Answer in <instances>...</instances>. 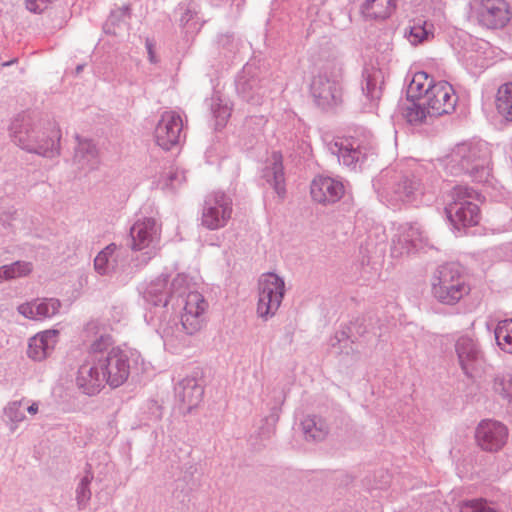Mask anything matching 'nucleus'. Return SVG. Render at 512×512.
I'll return each mask as SVG.
<instances>
[{
  "label": "nucleus",
  "instance_id": "obj_1",
  "mask_svg": "<svg viewBox=\"0 0 512 512\" xmlns=\"http://www.w3.org/2000/svg\"><path fill=\"white\" fill-rule=\"evenodd\" d=\"M143 299L149 311L147 323L156 326V331L167 350L178 352L189 345V336L203 326L207 302L191 279L178 274L168 284L167 276H159L146 285Z\"/></svg>",
  "mask_w": 512,
  "mask_h": 512
},
{
  "label": "nucleus",
  "instance_id": "obj_2",
  "mask_svg": "<svg viewBox=\"0 0 512 512\" xmlns=\"http://www.w3.org/2000/svg\"><path fill=\"white\" fill-rule=\"evenodd\" d=\"M431 166L408 161L386 168L374 179L373 187L379 199L392 208L416 203L431 190L428 173Z\"/></svg>",
  "mask_w": 512,
  "mask_h": 512
},
{
  "label": "nucleus",
  "instance_id": "obj_3",
  "mask_svg": "<svg viewBox=\"0 0 512 512\" xmlns=\"http://www.w3.org/2000/svg\"><path fill=\"white\" fill-rule=\"evenodd\" d=\"M85 334L90 335L97 361L105 374L106 384L118 388L129 378L132 371L137 369L141 355L136 350L114 346L112 335L96 323H88Z\"/></svg>",
  "mask_w": 512,
  "mask_h": 512
},
{
  "label": "nucleus",
  "instance_id": "obj_4",
  "mask_svg": "<svg viewBox=\"0 0 512 512\" xmlns=\"http://www.w3.org/2000/svg\"><path fill=\"white\" fill-rule=\"evenodd\" d=\"M438 162L450 175H468L474 182L485 183L491 172L490 145L480 139L463 141L438 159Z\"/></svg>",
  "mask_w": 512,
  "mask_h": 512
},
{
  "label": "nucleus",
  "instance_id": "obj_5",
  "mask_svg": "<svg viewBox=\"0 0 512 512\" xmlns=\"http://www.w3.org/2000/svg\"><path fill=\"white\" fill-rule=\"evenodd\" d=\"M10 135L17 146L29 153L47 158L60 154V130L56 126L42 130L27 114H20L13 119Z\"/></svg>",
  "mask_w": 512,
  "mask_h": 512
},
{
  "label": "nucleus",
  "instance_id": "obj_6",
  "mask_svg": "<svg viewBox=\"0 0 512 512\" xmlns=\"http://www.w3.org/2000/svg\"><path fill=\"white\" fill-rule=\"evenodd\" d=\"M431 292L433 297L445 305H455L470 292L461 266L450 262L437 267L431 277Z\"/></svg>",
  "mask_w": 512,
  "mask_h": 512
},
{
  "label": "nucleus",
  "instance_id": "obj_7",
  "mask_svg": "<svg viewBox=\"0 0 512 512\" xmlns=\"http://www.w3.org/2000/svg\"><path fill=\"white\" fill-rule=\"evenodd\" d=\"M330 152L338 157V161L351 170L362 169L364 164L375 155L373 134L360 129L355 135L337 138L328 146Z\"/></svg>",
  "mask_w": 512,
  "mask_h": 512
},
{
  "label": "nucleus",
  "instance_id": "obj_8",
  "mask_svg": "<svg viewBox=\"0 0 512 512\" xmlns=\"http://www.w3.org/2000/svg\"><path fill=\"white\" fill-rule=\"evenodd\" d=\"M479 198V193L466 185H456L451 191L452 201L446 206L445 212L453 227L461 229L472 227L480 220L479 207L472 202Z\"/></svg>",
  "mask_w": 512,
  "mask_h": 512
},
{
  "label": "nucleus",
  "instance_id": "obj_9",
  "mask_svg": "<svg viewBox=\"0 0 512 512\" xmlns=\"http://www.w3.org/2000/svg\"><path fill=\"white\" fill-rule=\"evenodd\" d=\"M310 93L315 105L325 112H335L343 104V88L336 73L319 72L310 84Z\"/></svg>",
  "mask_w": 512,
  "mask_h": 512
},
{
  "label": "nucleus",
  "instance_id": "obj_10",
  "mask_svg": "<svg viewBox=\"0 0 512 512\" xmlns=\"http://www.w3.org/2000/svg\"><path fill=\"white\" fill-rule=\"evenodd\" d=\"M85 337L86 354L78 368L76 384L84 394L92 396L98 394L105 387L106 378L96 359L97 355L90 335L86 334Z\"/></svg>",
  "mask_w": 512,
  "mask_h": 512
},
{
  "label": "nucleus",
  "instance_id": "obj_11",
  "mask_svg": "<svg viewBox=\"0 0 512 512\" xmlns=\"http://www.w3.org/2000/svg\"><path fill=\"white\" fill-rule=\"evenodd\" d=\"M268 83L261 77L260 69L252 64L243 67L235 82L239 97L253 106L262 105L268 99L271 93Z\"/></svg>",
  "mask_w": 512,
  "mask_h": 512
},
{
  "label": "nucleus",
  "instance_id": "obj_12",
  "mask_svg": "<svg viewBox=\"0 0 512 512\" xmlns=\"http://www.w3.org/2000/svg\"><path fill=\"white\" fill-rule=\"evenodd\" d=\"M429 246V239L421 225L402 223L394 228L391 239V256L403 257Z\"/></svg>",
  "mask_w": 512,
  "mask_h": 512
},
{
  "label": "nucleus",
  "instance_id": "obj_13",
  "mask_svg": "<svg viewBox=\"0 0 512 512\" xmlns=\"http://www.w3.org/2000/svg\"><path fill=\"white\" fill-rule=\"evenodd\" d=\"M285 292L284 280L275 273H265L259 279L257 314L268 320L279 309Z\"/></svg>",
  "mask_w": 512,
  "mask_h": 512
},
{
  "label": "nucleus",
  "instance_id": "obj_14",
  "mask_svg": "<svg viewBox=\"0 0 512 512\" xmlns=\"http://www.w3.org/2000/svg\"><path fill=\"white\" fill-rule=\"evenodd\" d=\"M133 250H145L142 263L146 264L159 250L160 225L153 217L138 218L130 228Z\"/></svg>",
  "mask_w": 512,
  "mask_h": 512
},
{
  "label": "nucleus",
  "instance_id": "obj_15",
  "mask_svg": "<svg viewBox=\"0 0 512 512\" xmlns=\"http://www.w3.org/2000/svg\"><path fill=\"white\" fill-rule=\"evenodd\" d=\"M472 6L482 26L501 29L508 24V34L512 38V11L506 0H474Z\"/></svg>",
  "mask_w": 512,
  "mask_h": 512
},
{
  "label": "nucleus",
  "instance_id": "obj_16",
  "mask_svg": "<svg viewBox=\"0 0 512 512\" xmlns=\"http://www.w3.org/2000/svg\"><path fill=\"white\" fill-rule=\"evenodd\" d=\"M232 212V198L222 191L212 192L204 200L201 224L209 230H218L227 225Z\"/></svg>",
  "mask_w": 512,
  "mask_h": 512
},
{
  "label": "nucleus",
  "instance_id": "obj_17",
  "mask_svg": "<svg viewBox=\"0 0 512 512\" xmlns=\"http://www.w3.org/2000/svg\"><path fill=\"white\" fill-rule=\"evenodd\" d=\"M502 53L484 39H473L461 52L460 60L467 70L476 73L501 60Z\"/></svg>",
  "mask_w": 512,
  "mask_h": 512
},
{
  "label": "nucleus",
  "instance_id": "obj_18",
  "mask_svg": "<svg viewBox=\"0 0 512 512\" xmlns=\"http://www.w3.org/2000/svg\"><path fill=\"white\" fill-rule=\"evenodd\" d=\"M458 97L453 86L447 81H438L430 85L422 98L429 115L442 116L455 110Z\"/></svg>",
  "mask_w": 512,
  "mask_h": 512
},
{
  "label": "nucleus",
  "instance_id": "obj_19",
  "mask_svg": "<svg viewBox=\"0 0 512 512\" xmlns=\"http://www.w3.org/2000/svg\"><path fill=\"white\" fill-rule=\"evenodd\" d=\"M475 438L482 450L498 452L507 442L508 429L499 421L491 419L482 420L476 428Z\"/></svg>",
  "mask_w": 512,
  "mask_h": 512
},
{
  "label": "nucleus",
  "instance_id": "obj_20",
  "mask_svg": "<svg viewBox=\"0 0 512 512\" xmlns=\"http://www.w3.org/2000/svg\"><path fill=\"white\" fill-rule=\"evenodd\" d=\"M183 131V120L175 111H165L156 128L155 141L164 150H170L180 143Z\"/></svg>",
  "mask_w": 512,
  "mask_h": 512
},
{
  "label": "nucleus",
  "instance_id": "obj_21",
  "mask_svg": "<svg viewBox=\"0 0 512 512\" xmlns=\"http://www.w3.org/2000/svg\"><path fill=\"white\" fill-rule=\"evenodd\" d=\"M459 365L468 377H473L483 368L484 358L477 342L468 336H461L455 343Z\"/></svg>",
  "mask_w": 512,
  "mask_h": 512
},
{
  "label": "nucleus",
  "instance_id": "obj_22",
  "mask_svg": "<svg viewBox=\"0 0 512 512\" xmlns=\"http://www.w3.org/2000/svg\"><path fill=\"white\" fill-rule=\"evenodd\" d=\"M175 398L187 412L197 407L202 401L204 387L202 380L197 376H187L181 379L174 387Z\"/></svg>",
  "mask_w": 512,
  "mask_h": 512
},
{
  "label": "nucleus",
  "instance_id": "obj_23",
  "mask_svg": "<svg viewBox=\"0 0 512 512\" xmlns=\"http://www.w3.org/2000/svg\"><path fill=\"white\" fill-rule=\"evenodd\" d=\"M385 72L374 64L365 65L362 72L361 89L369 102L370 109L374 108L383 93Z\"/></svg>",
  "mask_w": 512,
  "mask_h": 512
},
{
  "label": "nucleus",
  "instance_id": "obj_24",
  "mask_svg": "<svg viewBox=\"0 0 512 512\" xmlns=\"http://www.w3.org/2000/svg\"><path fill=\"white\" fill-rule=\"evenodd\" d=\"M343 194V183L331 177L317 176L311 183V196L316 202L322 204L335 203Z\"/></svg>",
  "mask_w": 512,
  "mask_h": 512
},
{
  "label": "nucleus",
  "instance_id": "obj_25",
  "mask_svg": "<svg viewBox=\"0 0 512 512\" xmlns=\"http://www.w3.org/2000/svg\"><path fill=\"white\" fill-rule=\"evenodd\" d=\"M57 330H45L37 333L28 341L27 356L33 361H43L51 355L58 342Z\"/></svg>",
  "mask_w": 512,
  "mask_h": 512
},
{
  "label": "nucleus",
  "instance_id": "obj_26",
  "mask_svg": "<svg viewBox=\"0 0 512 512\" xmlns=\"http://www.w3.org/2000/svg\"><path fill=\"white\" fill-rule=\"evenodd\" d=\"M61 303L56 298L36 299L18 306V312L31 320L51 318L59 312Z\"/></svg>",
  "mask_w": 512,
  "mask_h": 512
},
{
  "label": "nucleus",
  "instance_id": "obj_27",
  "mask_svg": "<svg viewBox=\"0 0 512 512\" xmlns=\"http://www.w3.org/2000/svg\"><path fill=\"white\" fill-rule=\"evenodd\" d=\"M125 250L111 243L103 248L94 259V268L100 275L116 272L124 261Z\"/></svg>",
  "mask_w": 512,
  "mask_h": 512
},
{
  "label": "nucleus",
  "instance_id": "obj_28",
  "mask_svg": "<svg viewBox=\"0 0 512 512\" xmlns=\"http://www.w3.org/2000/svg\"><path fill=\"white\" fill-rule=\"evenodd\" d=\"M262 177L274 189L280 199L285 197V177L281 154L273 152L269 163L263 169Z\"/></svg>",
  "mask_w": 512,
  "mask_h": 512
},
{
  "label": "nucleus",
  "instance_id": "obj_29",
  "mask_svg": "<svg viewBox=\"0 0 512 512\" xmlns=\"http://www.w3.org/2000/svg\"><path fill=\"white\" fill-rule=\"evenodd\" d=\"M77 139L78 144L75 148L74 163L82 170L96 169L100 163L96 145L88 139H80L78 136Z\"/></svg>",
  "mask_w": 512,
  "mask_h": 512
},
{
  "label": "nucleus",
  "instance_id": "obj_30",
  "mask_svg": "<svg viewBox=\"0 0 512 512\" xmlns=\"http://www.w3.org/2000/svg\"><path fill=\"white\" fill-rule=\"evenodd\" d=\"M404 37L413 46L422 44L434 37V25L424 18H415L404 29Z\"/></svg>",
  "mask_w": 512,
  "mask_h": 512
},
{
  "label": "nucleus",
  "instance_id": "obj_31",
  "mask_svg": "<svg viewBox=\"0 0 512 512\" xmlns=\"http://www.w3.org/2000/svg\"><path fill=\"white\" fill-rule=\"evenodd\" d=\"M399 110L406 121L414 126L425 123L428 117L433 116L428 114L426 105L422 104V99L407 98L405 102L399 104Z\"/></svg>",
  "mask_w": 512,
  "mask_h": 512
},
{
  "label": "nucleus",
  "instance_id": "obj_32",
  "mask_svg": "<svg viewBox=\"0 0 512 512\" xmlns=\"http://www.w3.org/2000/svg\"><path fill=\"white\" fill-rule=\"evenodd\" d=\"M395 9L394 0H365L361 6L362 14L369 19L384 20Z\"/></svg>",
  "mask_w": 512,
  "mask_h": 512
},
{
  "label": "nucleus",
  "instance_id": "obj_33",
  "mask_svg": "<svg viewBox=\"0 0 512 512\" xmlns=\"http://www.w3.org/2000/svg\"><path fill=\"white\" fill-rule=\"evenodd\" d=\"M301 426L306 440L321 441L328 433L326 422L315 415L304 418Z\"/></svg>",
  "mask_w": 512,
  "mask_h": 512
},
{
  "label": "nucleus",
  "instance_id": "obj_34",
  "mask_svg": "<svg viewBox=\"0 0 512 512\" xmlns=\"http://www.w3.org/2000/svg\"><path fill=\"white\" fill-rule=\"evenodd\" d=\"M94 479V474L90 467L85 471L84 475L79 479L75 488V500L79 510H84L88 507L92 492L91 483Z\"/></svg>",
  "mask_w": 512,
  "mask_h": 512
},
{
  "label": "nucleus",
  "instance_id": "obj_35",
  "mask_svg": "<svg viewBox=\"0 0 512 512\" xmlns=\"http://www.w3.org/2000/svg\"><path fill=\"white\" fill-rule=\"evenodd\" d=\"M495 104L498 113L512 122V82H506L499 86Z\"/></svg>",
  "mask_w": 512,
  "mask_h": 512
},
{
  "label": "nucleus",
  "instance_id": "obj_36",
  "mask_svg": "<svg viewBox=\"0 0 512 512\" xmlns=\"http://www.w3.org/2000/svg\"><path fill=\"white\" fill-rule=\"evenodd\" d=\"M33 271V264L29 261H15L0 266V283L16 278L26 277Z\"/></svg>",
  "mask_w": 512,
  "mask_h": 512
},
{
  "label": "nucleus",
  "instance_id": "obj_37",
  "mask_svg": "<svg viewBox=\"0 0 512 512\" xmlns=\"http://www.w3.org/2000/svg\"><path fill=\"white\" fill-rule=\"evenodd\" d=\"M181 12L179 23L186 36H194L202 28L203 23L198 13L189 6H180Z\"/></svg>",
  "mask_w": 512,
  "mask_h": 512
},
{
  "label": "nucleus",
  "instance_id": "obj_38",
  "mask_svg": "<svg viewBox=\"0 0 512 512\" xmlns=\"http://www.w3.org/2000/svg\"><path fill=\"white\" fill-rule=\"evenodd\" d=\"M435 83L436 82H434L433 78H431L425 71L416 72L408 85L407 98L421 100L425 94V90Z\"/></svg>",
  "mask_w": 512,
  "mask_h": 512
},
{
  "label": "nucleus",
  "instance_id": "obj_39",
  "mask_svg": "<svg viewBox=\"0 0 512 512\" xmlns=\"http://www.w3.org/2000/svg\"><path fill=\"white\" fill-rule=\"evenodd\" d=\"M494 335L500 349L512 354V319L499 321L494 330Z\"/></svg>",
  "mask_w": 512,
  "mask_h": 512
},
{
  "label": "nucleus",
  "instance_id": "obj_40",
  "mask_svg": "<svg viewBox=\"0 0 512 512\" xmlns=\"http://www.w3.org/2000/svg\"><path fill=\"white\" fill-rule=\"evenodd\" d=\"M211 113L216 120V128L225 126L231 115V107L229 102L223 100L219 94H214L210 100Z\"/></svg>",
  "mask_w": 512,
  "mask_h": 512
},
{
  "label": "nucleus",
  "instance_id": "obj_41",
  "mask_svg": "<svg viewBox=\"0 0 512 512\" xmlns=\"http://www.w3.org/2000/svg\"><path fill=\"white\" fill-rule=\"evenodd\" d=\"M493 390L508 401L512 409V375L510 373H501L494 378Z\"/></svg>",
  "mask_w": 512,
  "mask_h": 512
},
{
  "label": "nucleus",
  "instance_id": "obj_42",
  "mask_svg": "<svg viewBox=\"0 0 512 512\" xmlns=\"http://www.w3.org/2000/svg\"><path fill=\"white\" fill-rule=\"evenodd\" d=\"M185 181L184 172L178 168H170L159 180V187L162 190L174 191Z\"/></svg>",
  "mask_w": 512,
  "mask_h": 512
},
{
  "label": "nucleus",
  "instance_id": "obj_43",
  "mask_svg": "<svg viewBox=\"0 0 512 512\" xmlns=\"http://www.w3.org/2000/svg\"><path fill=\"white\" fill-rule=\"evenodd\" d=\"M460 512H498V509L494 504L480 498L463 502Z\"/></svg>",
  "mask_w": 512,
  "mask_h": 512
},
{
  "label": "nucleus",
  "instance_id": "obj_44",
  "mask_svg": "<svg viewBox=\"0 0 512 512\" xmlns=\"http://www.w3.org/2000/svg\"><path fill=\"white\" fill-rule=\"evenodd\" d=\"M386 234L382 226H375L368 232L366 250L372 252L377 250L378 246L385 244Z\"/></svg>",
  "mask_w": 512,
  "mask_h": 512
},
{
  "label": "nucleus",
  "instance_id": "obj_45",
  "mask_svg": "<svg viewBox=\"0 0 512 512\" xmlns=\"http://www.w3.org/2000/svg\"><path fill=\"white\" fill-rule=\"evenodd\" d=\"M5 416L13 424L22 422L25 419L24 409L22 408V401H13L8 403L4 409Z\"/></svg>",
  "mask_w": 512,
  "mask_h": 512
},
{
  "label": "nucleus",
  "instance_id": "obj_46",
  "mask_svg": "<svg viewBox=\"0 0 512 512\" xmlns=\"http://www.w3.org/2000/svg\"><path fill=\"white\" fill-rule=\"evenodd\" d=\"M278 408L273 407L271 415L265 420L266 425L260 428L259 435L262 439H269L275 431V423L278 420Z\"/></svg>",
  "mask_w": 512,
  "mask_h": 512
},
{
  "label": "nucleus",
  "instance_id": "obj_47",
  "mask_svg": "<svg viewBox=\"0 0 512 512\" xmlns=\"http://www.w3.org/2000/svg\"><path fill=\"white\" fill-rule=\"evenodd\" d=\"M218 46L225 53H235L238 50L239 43L232 34H223L218 38Z\"/></svg>",
  "mask_w": 512,
  "mask_h": 512
},
{
  "label": "nucleus",
  "instance_id": "obj_48",
  "mask_svg": "<svg viewBox=\"0 0 512 512\" xmlns=\"http://www.w3.org/2000/svg\"><path fill=\"white\" fill-rule=\"evenodd\" d=\"M15 221H16V218H15L14 213L3 212L0 214V225L4 229H14Z\"/></svg>",
  "mask_w": 512,
  "mask_h": 512
},
{
  "label": "nucleus",
  "instance_id": "obj_49",
  "mask_svg": "<svg viewBox=\"0 0 512 512\" xmlns=\"http://www.w3.org/2000/svg\"><path fill=\"white\" fill-rule=\"evenodd\" d=\"M130 9L129 7H122L116 11H113L109 17V21L114 24L116 21L125 20L129 18Z\"/></svg>",
  "mask_w": 512,
  "mask_h": 512
},
{
  "label": "nucleus",
  "instance_id": "obj_50",
  "mask_svg": "<svg viewBox=\"0 0 512 512\" xmlns=\"http://www.w3.org/2000/svg\"><path fill=\"white\" fill-rule=\"evenodd\" d=\"M145 46H146V49H147L149 61L151 63H157V58L155 56L153 43L149 39H147L146 43H145Z\"/></svg>",
  "mask_w": 512,
  "mask_h": 512
},
{
  "label": "nucleus",
  "instance_id": "obj_51",
  "mask_svg": "<svg viewBox=\"0 0 512 512\" xmlns=\"http://www.w3.org/2000/svg\"><path fill=\"white\" fill-rule=\"evenodd\" d=\"M26 8L33 13H41L42 9L37 4L36 0H25Z\"/></svg>",
  "mask_w": 512,
  "mask_h": 512
},
{
  "label": "nucleus",
  "instance_id": "obj_52",
  "mask_svg": "<svg viewBox=\"0 0 512 512\" xmlns=\"http://www.w3.org/2000/svg\"><path fill=\"white\" fill-rule=\"evenodd\" d=\"M348 335L345 331L337 332L334 339L331 340V345L334 347L336 342L340 343L344 339H347Z\"/></svg>",
  "mask_w": 512,
  "mask_h": 512
},
{
  "label": "nucleus",
  "instance_id": "obj_53",
  "mask_svg": "<svg viewBox=\"0 0 512 512\" xmlns=\"http://www.w3.org/2000/svg\"><path fill=\"white\" fill-rule=\"evenodd\" d=\"M26 410L30 414H36L38 412V403L37 402H33L30 406H28L26 408Z\"/></svg>",
  "mask_w": 512,
  "mask_h": 512
},
{
  "label": "nucleus",
  "instance_id": "obj_54",
  "mask_svg": "<svg viewBox=\"0 0 512 512\" xmlns=\"http://www.w3.org/2000/svg\"><path fill=\"white\" fill-rule=\"evenodd\" d=\"M82 70H83V65H78V66L76 67V72H77V73H80Z\"/></svg>",
  "mask_w": 512,
  "mask_h": 512
},
{
  "label": "nucleus",
  "instance_id": "obj_55",
  "mask_svg": "<svg viewBox=\"0 0 512 512\" xmlns=\"http://www.w3.org/2000/svg\"><path fill=\"white\" fill-rule=\"evenodd\" d=\"M13 62H14V61H9V62L4 63L3 65H4V66H10Z\"/></svg>",
  "mask_w": 512,
  "mask_h": 512
}]
</instances>
